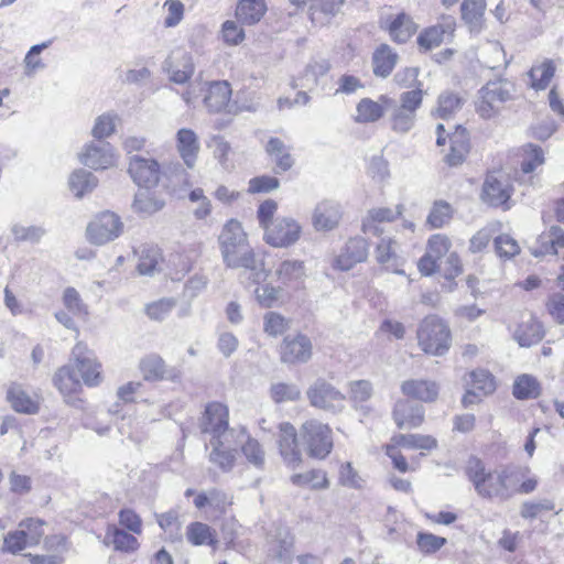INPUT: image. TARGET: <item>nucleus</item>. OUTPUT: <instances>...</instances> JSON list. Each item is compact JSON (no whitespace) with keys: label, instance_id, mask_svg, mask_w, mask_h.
Segmentation results:
<instances>
[{"label":"nucleus","instance_id":"nucleus-1","mask_svg":"<svg viewBox=\"0 0 564 564\" xmlns=\"http://www.w3.org/2000/svg\"><path fill=\"white\" fill-rule=\"evenodd\" d=\"M468 475L476 491L484 498L507 500L518 494L521 475L516 468L487 469L477 460L469 466Z\"/></svg>","mask_w":564,"mask_h":564},{"label":"nucleus","instance_id":"nucleus-2","mask_svg":"<svg viewBox=\"0 0 564 564\" xmlns=\"http://www.w3.org/2000/svg\"><path fill=\"white\" fill-rule=\"evenodd\" d=\"M219 250L226 267L256 271L258 259L248 234L237 219L226 221L218 237Z\"/></svg>","mask_w":564,"mask_h":564},{"label":"nucleus","instance_id":"nucleus-3","mask_svg":"<svg viewBox=\"0 0 564 564\" xmlns=\"http://www.w3.org/2000/svg\"><path fill=\"white\" fill-rule=\"evenodd\" d=\"M419 347L427 355L443 356L452 345L448 325L438 316L430 315L421 321L416 330Z\"/></svg>","mask_w":564,"mask_h":564},{"label":"nucleus","instance_id":"nucleus-4","mask_svg":"<svg viewBox=\"0 0 564 564\" xmlns=\"http://www.w3.org/2000/svg\"><path fill=\"white\" fill-rule=\"evenodd\" d=\"M514 90L513 83L506 79L487 83L478 93L477 112L485 119L495 117L513 98Z\"/></svg>","mask_w":564,"mask_h":564},{"label":"nucleus","instance_id":"nucleus-5","mask_svg":"<svg viewBox=\"0 0 564 564\" xmlns=\"http://www.w3.org/2000/svg\"><path fill=\"white\" fill-rule=\"evenodd\" d=\"M437 447V441L431 435L422 434H399L391 438L390 443L386 446V454L391 458L393 466L401 473L414 470L411 468L400 453V448L432 451Z\"/></svg>","mask_w":564,"mask_h":564},{"label":"nucleus","instance_id":"nucleus-6","mask_svg":"<svg viewBox=\"0 0 564 564\" xmlns=\"http://www.w3.org/2000/svg\"><path fill=\"white\" fill-rule=\"evenodd\" d=\"M301 437L308 456L313 458H326L334 446L332 429L317 420L303 423Z\"/></svg>","mask_w":564,"mask_h":564},{"label":"nucleus","instance_id":"nucleus-7","mask_svg":"<svg viewBox=\"0 0 564 564\" xmlns=\"http://www.w3.org/2000/svg\"><path fill=\"white\" fill-rule=\"evenodd\" d=\"M123 223L113 212H101L93 217L86 227V238L94 246H105L123 232Z\"/></svg>","mask_w":564,"mask_h":564},{"label":"nucleus","instance_id":"nucleus-8","mask_svg":"<svg viewBox=\"0 0 564 564\" xmlns=\"http://www.w3.org/2000/svg\"><path fill=\"white\" fill-rule=\"evenodd\" d=\"M78 161L95 171L110 170L118 166L119 154L109 143L93 140L83 145L77 154Z\"/></svg>","mask_w":564,"mask_h":564},{"label":"nucleus","instance_id":"nucleus-9","mask_svg":"<svg viewBox=\"0 0 564 564\" xmlns=\"http://www.w3.org/2000/svg\"><path fill=\"white\" fill-rule=\"evenodd\" d=\"M303 234L302 225L292 217H279L263 232L267 245L285 249L300 241Z\"/></svg>","mask_w":564,"mask_h":564},{"label":"nucleus","instance_id":"nucleus-10","mask_svg":"<svg viewBox=\"0 0 564 564\" xmlns=\"http://www.w3.org/2000/svg\"><path fill=\"white\" fill-rule=\"evenodd\" d=\"M70 362L84 384L96 387L102 381L101 364L85 344L77 343L74 346Z\"/></svg>","mask_w":564,"mask_h":564},{"label":"nucleus","instance_id":"nucleus-11","mask_svg":"<svg viewBox=\"0 0 564 564\" xmlns=\"http://www.w3.org/2000/svg\"><path fill=\"white\" fill-rule=\"evenodd\" d=\"M229 411L221 402H210L206 405L202 417V430L212 435V441L232 438L234 431L228 430Z\"/></svg>","mask_w":564,"mask_h":564},{"label":"nucleus","instance_id":"nucleus-12","mask_svg":"<svg viewBox=\"0 0 564 564\" xmlns=\"http://www.w3.org/2000/svg\"><path fill=\"white\" fill-rule=\"evenodd\" d=\"M306 394L314 408L332 413H338L345 409V394L326 381H316L308 388Z\"/></svg>","mask_w":564,"mask_h":564},{"label":"nucleus","instance_id":"nucleus-13","mask_svg":"<svg viewBox=\"0 0 564 564\" xmlns=\"http://www.w3.org/2000/svg\"><path fill=\"white\" fill-rule=\"evenodd\" d=\"M452 241L443 234L432 235L426 242L425 253L417 261L421 274L430 276L440 270V261L451 252Z\"/></svg>","mask_w":564,"mask_h":564},{"label":"nucleus","instance_id":"nucleus-14","mask_svg":"<svg viewBox=\"0 0 564 564\" xmlns=\"http://www.w3.org/2000/svg\"><path fill=\"white\" fill-rule=\"evenodd\" d=\"M468 383L470 389L462 398L465 408L480 403L482 398L491 395L497 389L496 378L484 368L471 370L468 373Z\"/></svg>","mask_w":564,"mask_h":564},{"label":"nucleus","instance_id":"nucleus-15","mask_svg":"<svg viewBox=\"0 0 564 564\" xmlns=\"http://www.w3.org/2000/svg\"><path fill=\"white\" fill-rule=\"evenodd\" d=\"M305 262L299 259H284L273 270L274 280L286 290H300L306 280Z\"/></svg>","mask_w":564,"mask_h":564},{"label":"nucleus","instance_id":"nucleus-16","mask_svg":"<svg viewBox=\"0 0 564 564\" xmlns=\"http://www.w3.org/2000/svg\"><path fill=\"white\" fill-rule=\"evenodd\" d=\"M6 400L17 413L33 415L40 410L42 398L29 391L18 382H10L6 388Z\"/></svg>","mask_w":564,"mask_h":564},{"label":"nucleus","instance_id":"nucleus-17","mask_svg":"<svg viewBox=\"0 0 564 564\" xmlns=\"http://www.w3.org/2000/svg\"><path fill=\"white\" fill-rule=\"evenodd\" d=\"M456 20L452 15H442L438 22L424 29L417 36V44L423 51L438 47L446 39L453 37Z\"/></svg>","mask_w":564,"mask_h":564},{"label":"nucleus","instance_id":"nucleus-18","mask_svg":"<svg viewBox=\"0 0 564 564\" xmlns=\"http://www.w3.org/2000/svg\"><path fill=\"white\" fill-rule=\"evenodd\" d=\"M276 443L284 464L289 468H297L302 463V454L297 444L296 430L291 423L283 422L279 425Z\"/></svg>","mask_w":564,"mask_h":564},{"label":"nucleus","instance_id":"nucleus-19","mask_svg":"<svg viewBox=\"0 0 564 564\" xmlns=\"http://www.w3.org/2000/svg\"><path fill=\"white\" fill-rule=\"evenodd\" d=\"M128 172L139 186L147 188L158 185L161 176L159 162L140 155L130 159Z\"/></svg>","mask_w":564,"mask_h":564},{"label":"nucleus","instance_id":"nucleus-20","mask_svg":"<svg viewBox=\"0 0 564 564\" xmlns=\"http://www.w3.org/2000/svg\"><path fill=\"white\" fill-rule=\"evenodd\" d=\"M512 193V186L509 178L502 174H489L484 183L482 198L491 206L509 207L508 200Z\"/></svg>","mask_w":564,"mask_h":564},{"label":"nucleus","instance_id":"nucleus-21","mask_svg":"<svg viewBox=\"0 0 564 564\" xmlns=\"http://www.w3.org/2000/svg\"><path fill=\"white\" fill-rule=\"evenodd\" d=\"M312 343L302 334L288 336L280 347L281 360L286 364L306 362L312 356Z\"/></svg>","mask_w":564,"mask_h":564},{"label":"nucleus","instance_id":"nucleus-22","mask_svg":"<svg viewBox=\"0 0 564 564\" xmlns=\"http://www.w3.org/2000/svg\"><path fill=\"white\" fill-rule=\"evenodd\" d=\"M368 247L362 238L349 239L345 247L333 260V268L339 271H348L357 263L367 259Z\"/></svg>","mask_w":564,"mask_h":564},{"label":"nucleus","instance_id":"nucleus-23","mask_svg":"<svg viewBox=\"0 0 564 564\" xmlns=\"http://www.w3.org/2000/svg\"><path fill=\"white\" fill-rule=\"evenodd\" d=\"M175 149L184 164L193 169L200 151L198 134L191 128H181L175 133Z\"/></svg>","mask_w":564,"mask_h":564},{"label":"nucleus","instance_id":"nucleus-24","mask_svg":"<svg viewBox=\"0 0 564 564\" xmlns=\"http://www.w3.org/2000/svg\"><path fill=\"white\" fill-rule=\"evenodd\" d=\"M164 69L171 82L176 84L186 83L194 73L191 54L183 50L173 51L165 62Z\"/></svg>","mask_w":564,"mask_h":564},{"label":"nucleus","instance_id":"nucleus-25","mask_svg":"<svg viewBox=\"0 0 564 564\" xmlns=\"http://www.w3.org/2000/svg\"><path fill=\"white\" fill-rule=\"evenodd\" d=\"M393 99L387 95H380L378 100L362 98L356 106L354 119L358 123H371L380 120L387 108L392 106Z\"/></svg>","mask_w":564,"mask_h":564},{"label":"nucleus","instance_id":"nucleus-26","mask_svg":"<svg viewBox=\"0 0 564 564\" xmlns=\"http://www.w3.org/2000/svg\"><path fill=\"white\" fill-rule=\"evenodd\" d=\"M139 370L145 381H177L181 377L180 372L175 369H167L164 360L154 354L148 355L140 360Z\"/></svg>","mask_w":564,"mask_h":564},{"label":"nucleus","instance_id":"nucleus-27","mask_svg":"<svg viewBox=\"0 0 564 564\" xmlns=\"http://www.w3.org/2000/svg\"><path fill=\"white\" fill-rule=\"evenodd\" d=\"M392 416L399 429L411 430L423 423L424 409L409 400H399L394 404Z\"/></svg>","mask_w":564,"mask_h":564},{"label":"nucleus","instance_id":"nucleus-28","mask_svg":"<svg viewBox=\"0 0 564 564\" xmlns=\"http://www.w3.org/2000/svg\"><path fill=\"white\" fill-rule=\"evenodd\" d=\"M340 218L339 205L332 200H323L313 212L312 225L317 231H330L339 225Z\"/></svg>","mask_w":564,"mask_h":564},{"label":"nucleus","instance_id":"nucleus-29","mask_svg":"<svg viewBox=\"0 0 564 564\" xmlns=\"http://www.w3.org/2000/svg\"><path fill=\"white\" fill-rule=\"evenodd\" d=\"M404 205L398 204L394 208L376 207L368 212L362 221V230L365 234L379 235L381 232L380 224L391 223L402 216Z\"/></svg>","mask_w":564,"mask_h":564},{"label":"nucleus","instance_id":"nucleus-30","mask_svg":"<svg viewBox=\"0 0 564 564\" xmlns=\"http://www.w3.org/2000/svg\"><path fill=\"white\" fill-rule=\"evenodd\" d=\"M486 0H463L460 18L470 33L478 34L485 28Z\"/></svg>","mask_w":564,"mask_h":564},{"label":"nucleus","instance_id":"nucleus-31","mask_svg":"<svg viewBox=\"0 0 564 564\" xmlns=\"http://www.w3.org/2000/svg\"><path fill=\"white\" fill-rule=\"evenodd\" d=\"M397 241L391 238H383L378 243L375 254L377 261L387 270L395 274H404L402 269L404 260L397 252Z\"/></svg>","mask_w":564,"mask_h":564},{"label":"nucleus","instance_id":"nucleus-32","mask_svg":"<svg viewBox=\"0 0 564 564\" xmlns=\"http://www.w3.org/2000/svg\"><path fill=\"white\" fill-rule=\"evenodd\" d=\"M469 137L465 128L458 126L449 137V152L445 155V162L449 166L460 165L469 153Z\"/></svg>","mask_w":564,"mask_h":564},{"label":"nucleus","instance_id":"nucleus-33","mask_svg":"<svg viewBox=\"0 0 564 564\" xmlns=\"http://www.w3.org/2000/svg\"><path fill=\"white\" fill-rule=\"evenodd\" d=\"M53 381L54 386L67 401L82 391L83 382L75 372L70 361L55 372Z\"/></svg>","mask_w":564,"mask_h":564},{"label":"nucleus","instance_id":"nucleus-34","mask_svg":"<svg viewBox=\"0 0 564 564\" xmlns=\"http://www.w3.org/2000/svg\"><path fill=\"white\" fill-rule=\"evenodd\" d=\"M401 391L406 397L433 402L438 395V384L432 380L409 379L401 383Z\"/></svg>","mask_w":564,"mask_h":564},{"label":"nucleus","instance_id":"nucleus-35","mask_svg":"<svg viewBox=\"0 0 564 564\" xmlns=\"http://www.w3.org/2000/svg\"><path fill=\"white\" fill-rule=\"evenodd\" d=\"M230 97L231 88L227 82H214L205 89L204 105L210 112H219L228 106Z\"/></svg>","mask_w":564,"mask_h":564},{"label":"nucleus","instance_id":"nucleus-36","mask_svg":"<svg viewBox=\"0 0 564 564\" xmlns=\"http://www.w3.org/2000/svg\"><path fill=\"white\" fill-rule=\"evenodd\" d=\"M267 10L265 0H238L235 17L243 25H254L261 21Z\"/></svg>","mask_w":564,"mask_h":564},{"label":"nucleus","instance_id":"nucleus-37","mask_svg":"<svg viewBox=\"0 0 564 564\" xmlns=\"http://www.w3.org/2000/svg\"><path fill=\"white\" fill-rule=\"evenodd\" d=\"M265 152L279 172H286L294 165L291 148L279 138H270L265 144Z\"/></svg>","mask_w":564,"mask_h":564},{"label":"nucleus","instance_id":"nucleus-38","mask_svg":"<svg viewBox=\"0 0 564 564\" xmlns=\"http://www.w3.org/2000/svg\"><path fill=\"white\" fill-rule=\"evenodd\" d=\"M398 63V54L387 44L379 45L372 54L373 74L388 77Z\"/></svg>","mask_w":564,"mask_h":564},{"label":"nucleus","instance_id":"nucleus-39","mask_svg":"<svg viewBox=\"0 0 564 564\" xmlns=\"http://www.w3.org/2000/svg\"><path fill=\"white\" fill-rule=\"evenodd\" d=\"M329 70V63L326 59H316L310 62L302 73L294 78V87L312 88Z\"/></svg>","mask_w":564,"mask_h":564},{"label":"nucleus","instance_id":"nucleus-40","mask_svg":"<svg viewBox=\"0 0 564 564\" xmlns=\"http://www.w3.org/2000/svg\"><path fill=\"white\" fill-rule=\"evenodd\" d=\"M98 185V178L89 171L77 169L68 177V188L76 198H83Z\"/></svg>","mask_w":564,"mask_h":564},{"label":"nucleus","instance_id":"nucleus-41","mask_svg":"<svg viewBox=\"0 0 564 564\" xmlns=\"http://www.w3.org/2000/svg\"><path fill=\"white\" fill-rule=\"evenodd\" d=\"M165 206L164 199L154 192L140 189L134 196L133 210L141 216H151Z\"/></svg>","mask_w":564,"mask_h":564},{"label":"nucleus","instance_id":"nucleus-42","mask_svg":"<svg viewBox=\"0 0 564 564\" xmlns=\"http://www.w3.org/2000/svg\"><path fill=\"white\" fill-rule=\"evenodd\" d=\"M254 300L262 308L281 306L284 303V289L271 283H263L254 289Z\"/></svg>","mask_w":564,"mask_h":564},{"label":"nucleus","instance_id":"nucleus-43","mask_svg":"<svg viewBox=\"0 0 564 564\" xmlns=\"http://www.w3.org/2000/svg\"><path fill=\"white\" fill-rule=\"evenodd\" d=\"M513 337L521 347H530L543 337L542 325L532 317L521 322L513 332Z\"/></svg>","mask_w":564,"mask_h":564},{"label":"nucleus","instance_id":"nucleus-44","mask_svg":"<svg viewBox=\"0 0 564 564\" xmlns=\"http://www.w3.org/2000/svg\"><path fill=\"white\" fill-rule=\"evenodd\" d=\"M310 19L316 26L328 24L339 11V3L335 0H311Z\"/></svg>","mask_w":564,"mask_h":564},{"label":"nucleus","instance_id":"nucleus-45","mask_svg":"<svg viewBox=\"0 0 564 564\" xmlns=\"http://www.w3.org/2000/svg\"><path fill=\"white\" fill-rule=\"evenodd\" d=\"M207 148L212 151L214 159L225 170L234 169L232 148L231 144L221 135H210L206 142Z\"/></svg>","mask_w":564,"mask_h":564},{"label":"nucleus","instance_id":"nucleus-46","mask_svg":"<svg viewBox=\"0 0 564 564\" xmlns=\"http://www.w3.org/2000/svg\"><path fill=\"white\" fill-rule=\"evenodd\" d=\"M539 248L533 250L534 256L556 254L558 249L564 248V230L560 227H551L539 238Z\"/></svg>","mask_w":564,"mask_h":564},{"label":"nucleus","instance_id":"nucleus-47","mask_svg":"<svg viewBox=\"0 0 564 564\" xmlns=\"http://www.w3.org/2000/svg\"><path fill=\"white\" fill-rule=\"evenodd\" d=\"M186 539L195 546L210 545L216 546L218 543L217 534L208 524L203 522H193L186 528Z\"/></svg>","mask_w":564,"mask_h":564},{"label":"nucleus","instance_id":"nucleus-48","mask_svg":"<svg viewBox=\"0 0 564 564\" xmlns=\"http://www.w3.org/2000/svg\"><path fill=\"white\" fill-rule=\"evenodd\" d=\"M290 480L294 486L313 490L326 489L329 486L327 475L322 469H311L305 473L294 474Z\"/></svg>","mask_w":564,"mask_h":564},{"label":"nucleus","instance_id":"nucleus-49","mask_svg":"<svg viewBox=\"0 0 564 564\" xmlns=\"http://www.w3.org/2000/svg\"><path fill=\"white\" fill-rule=\"evenodd\" d=\"M391 39L399 43H405L416 31V24L405 14H398L388 26Z\"/></svg>","mask_w":564,"mask_h":564},{"label":"nucleus","instance_id":"nucleus-50","mask_svg":"<svg viewBox=\"0 0 564 564\" xmlns=\"http://www.w3.org/2000/svg\"><path fill=\"white\" fill-rule=\"evenodd\" d=\"M545 162L544 151L535 144L529 143L521 148L520 165L523 173H532Z\"/></svg>","mask_w":564,"mask_h":564},{"label":"nucleus","instance_id":"nucleus-51","mask_svg":"<svg viewBox=\"0 0 564 564\" xmlns=\"http://www.w3.org/2000/svg\"><path fill=\"white\" fill-rule=\"evenodd\" d=\"M106 543H111L116 550L127 553L139 549V542L132 534L113 527L106 532Z\"/></svg>","mask_w":564,"mask_h":564},{"label":"nucleus","instance_id":"nucleus-52","mask_svg":"<svg viewBox=\"0 0 564 564\" xmlns=\"http://www.w3.org/2000/svg\"><path fill=\"white\" fill-rule=\"evenodd\" d=\"M231 438L212 441L214 446L210 453V460L223 470H229L234 466L235 455L230 451Z\"/></svg>","mask_w":564,"mask_h":564},{"label":"nucleus","instance_id":"nucleus-53","mask_svg":"<svg viewBox=\"0 0 564 564\" xmlns=\"http://www.w3.org/2000/svg\"><path fill=\"white\" fill-rule=\"evenodd\" d=\"M512 392L519 400L535 399L540 395L541 388L534 377L521 375L514 380Z\"/></svg>","mask_w":564,"mask_h":564},{"label":"nucleus","instance_id":"nucleus-54","mask_svg":"<svg viewBox=\"0 0 564 564\" xmlns=\"http://www.w3.org/2000/svg\"><path fill=\"white\" fill-rule=\"evenodd\" d=\"M555 66L552 61H544L541 64L534 65L529 76L531 78V86L534 89H545L553 78Z\"/></svg>","mask_w":564,"mask_h":564},{"label":"nucleus","instance_id":"nucleus-55","mask_svg":"<svg viewBox=\"0 0 564 564\" xmlns=\"http://www.w3.org/2000/svg\"><path fill=\"white\" fill-rule=\"evenodd\" d=\"M52 41H46L41 44L33 45L29 52L25 54L23 59L24 74L28 77L33 76L37 70L43 69L45 67L44 62L41 58V53L50 47Z\"/></svg>","mask_w":564,"mask_h":564},{"label":"nucleus","instance_id":"nucleus-56","mask_svg":"<svg viewBox=\"0 0 564 564\" xmlns=\"http://www.w3.org/2000/svg\"><path fill=\"white\" fill-rule=\"evenodd\" d=\"M238 20H226L220 28V39L228 46H238L245 39L246 33Z\"/></svg>","mask_w":564,"mask_h":564},{"label":"nucleus","instance_id":"nucleus-57","mask_svg":"<svg viewBox=\"0 0 564 564\" xmlns=\"http://www.w3.org/2000/svg\"><path fill=\"white\" fill-rule=\"evenodd\" d=\"M176 306V300L173 297H163L150 302L145 305V314L152 321H164Z\"/></svg>","mask_w":564,"mask_h":564},{"label":"nucleus","instance_id":"nucleus-58","mask_svg":"<svg viewBox=\"0 0 564 564\" xmlns=\"http://www.w3.org/2000/svg\"><path fill=\"white\" fill-rule=\"evenodd\" d=\"M452 217L453 207L447 202L437 200L433 204L426 223L432 228H442L451 221Z\"/></svg>","mask_w":564,"mask_h":564},{"label":"nucleus","instance_id":"nucleus-59","mask_svg":"<svg viewBox=\"0 0 564 564\" xmlns=\"http://www.w3.org/2000/svg\"><path fill=\"white\" fill-rule=\"evenodd\" d=\"M289 319L278 312L270 311L263 315V332L268 336H281L289 329Z\"/></svg>","mask_w":564,"mask_h":564},{"label":"nucleus","instance_id":"nucleus-60","mask_svg":"<svg viewBox=\"0 0 564 564\" xmlns=\"http://www.w3.org/2000/svg\"><path fill=\"white\" fill-rule=\"evenodd\" d=\"M270 397L275 403L296 401L301 398V390L294 383L278 382L271 386Z\"/></svg>","mask_w":564,"mask_h":564},{"label":"nucleus","instance_id":"nucleus-61","mask_svg":"<svg viewBox=\"0 0 564 564\" xmlns=\"http://www.w3.org/2000/svg\"><path fill=\"white\" fill-rule=\"evenodd\" d=\"M462 107V99L452 93L442 94L437 100L435 115L446 119L453 116Z\"/></svg>","mask_w":564,"mask_h":564},{"label":"nucleus","instance_id":"nucleus-62","mask_svg":"<svg viewBox=\"0 0 564 564\" xmlns=\"http://www.w3.org/2000/svg\"><path fill=\"white\" fill-rule=\"evenodd\" d=\"M117 120V116L112 113L98 116L91 130L94 138L101 141V139L110 137L116 130Z\"/></svg>","mask_w":564,"mask_h":564},{"label":"nucleus","instance_id":"nucleus-63","mask_svg":"<svg viewBox=\"0 0 564 564\" xmlns=\"http://www.w3.org/2000/svg\"><path fill=\"white\" fill-rule=\"evenodd\" d=\"M188 200L195 205L193 214L197 219H205L212 213V203L202 188H194L188 194Z\"/></svg>","mask_w":564,"mask_h":564},{"label":"nucleus","instance_id":"nucleus-64","mask_svg":"<svg viewBox=\"0 0 564 564\" xmlns=\"http://www.w3.org/2000/svg\"><path fill=\"white\" fill-rule=\"evenodd\" d=\"M246 459L256 467H262L265 460V453L262 445L254 438L247 437L241 447Z\"/></svg>","mask_w":564,"mask_h":564}]
</instances>
